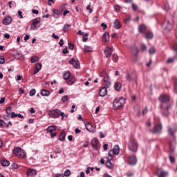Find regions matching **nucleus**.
I'll use <instances>...</instances> for the list:
<instances>
[{
	"instance_id": "26",
	"label": "nucleus",
	"mask_w": 177,
	"mask_h": 177,
	"mask_svg": "<svg viewBox=\"0 0 177 177\" xmlns=\"http://www.w3.org/2000/svg\"><path fill=\"white\" fill-rule=\"evenodd\" d=\"M122 88V86L121 85V83L116 82L114 84V89H115L118 92H120L121 89Z\"/></svg>"
},
{
	"instance_id": "41",
	"label": "nucleus",
	"mask_w": 177,
	"mask_h": 177,
	"mask_svg": "<svg viewBox=\"0 0 177 177\" xmlns=\"http://www.w3.org/2000/svg\"><path fill=\"white\" fill-rule=\"evenodd\" d=\"M171 28H172V24L169 23V21H167V26L165 28V30H169L170 31Z\"/></svg>"
},
{
	"instance_id": "61",
	"label": "nucleus",
	"mask_w": 177,
	"mask_h": 177,
	"mask_svg": "<svg viewBox=\"0 0 177 177\" xmlns=\"http://www.w3.org/2000/svg\"><path fill=\"white\" fill-rule=\"evenodd\" d=\"M32 13H33V15H39V11H38V10L32 9Z\"/></svg>"
},
{
	"instance_id": "55",
	"label": "nucleus",
	"mask_w": 177,
	"mask_h": 177,
	"mask_svg": "<svg viewBox=\"0 0 177 177\" xmlns=\"http://www.w3.org/2000/svg\"><path fill=\"white\" fill-rule=\"evenodd\" d=\"M149 52L150 55H154V53H156V50L154 49V48H151L149 49Z\"/></svg>"
},
{
	"instance_id": "32",
	"label": "nucleus",
	"mask_w": 177,
	"mask_h": 177,
	"mask_svg": "<svg viewBox=\"0 0 177 177\" xmlns=\"http://www.w3.org/2000/svg\"><path fill=\"white\" fill-rule=\"evenodd\" d=\"M146 28L147 27L145 25H140L138 30L140 32L145 34V32H146Z\"/></svg>"
},
{
	"instance_id": "17",
	"label": "nucleus",
	"mask_w": 177,
	"mask_h": 177,
	"mask_svg": "<svg viewBox=\"0 0 177 177\" xmlns=\"http://www.w3.org/2000/svg\"><path fill=\"white\" fill-rule=\"evenodd\" d=\"M106 158L108 160L106 162L105 165L106 168H109L110 169L113 167V165L111 164V160H113V157L108 155Z\"/></svg>"
},
{
	"instance_id": "56",
	"label": "nucleus",
	"mask_w": 177,
	"mask_h": 177,
	"mask_svg": "<svg viewBox=\"0 0 177 177\" xmlns=\"http://www.w3.org/2000/svg\"><path fill=\"white\" fill-rule=\"evenodd\" d=\"M169 161L174 164V162H175V158L172 156H169Z\"/></svg>"
},
{
	"instance_id": "42",
	"label": "nucleus",
	"mask_w": 177,
	"mask_h": 177,
	"mask_svg": "<svg viewBox=\"0 0 177 177\" xmlns=\"http://www.w3.org/2000/svg\"><path fill=\"white\" fill-rule=\"evenodd\" d=\"M89 35V33H85L83 35L82 41L83 42H86L88 41V36Z\"/></svg>"
},
{
	"instance_id": "64",
	"label": "nucleus",
	"mask_w": 177,
	"mask_h": 177,
	"mask_svg": "<svg viewBox=\"0 0 177 177\" xmlns=\"http://www.w3.org/2000/svg\"><path fill=\"white\" fill-rule=\"evenodd\" d=\"M11 118H15V117H17V114L15 112L11 113Z\"/></svg>"
},
{
	"instance_id": "22",
	"label": "nucleus",
	"mask_w": 177,
	"mask_h": 177,
	"mask_svg": "<svg viewBox=\"0 0 177 177\" xmlns=\"http://www.w3.org/2000/svg\"><path fill=\"white\" fill-rule=\"evenodd\" d=\"M26 174L28 176H35L37 175V171L34 169H28Z\"/></svg>"
},
{
	"instance_id": "30",
	"label": "nucleus",
	"mask_w": 177,
	"mask_h": 177,
	"mask_svg": "<svg viewBox=\"0 0 177 177\" xmlns=\"http://www.w3.org/2000/svg\"><path fill=\"white\" fill-rule=\"evenodd\" d=\"M170 150L172 153L175 151V140L169 141Z\"/></svg>"
},
{
	"instance_id": "8",
	"label": "nucleus",
	"mask_w": 177,
	"mask_h": 177,
	"mask_svg": "<svg viewBox=\"0 0 177 177\" xmlns=\"http://www.w3.org/2000/svg\"><path fill=\"white\" fill-rule=\"evenodd\" d=\"M162 132V124H158L153 127V129L152 130V133H155L156 135H159V133H161Z\"/></svg>"
},
{
	"instance_id": "57",
	"label": "nucleus",
	"mask_w": 177,
	"mask_h": 177,
	"mask_svg": "<svg viewBox=\"0 0 177 177\" xmlns=\"http://www.w3.org/2000/svg\"><path fill=\"white\" fill-rule=\"evenodd\" d=\"M64 9H66V4H62L61 6H60V12H62V13H63V10H64Z\"/></svg>"
},
{
	"instance_id": "23",
	"label": "nucleus",
	"mask_w": 177,
	"mask_h": 177,
	"mask_svg": "<svg viewBox=\"0 0 177 177\" xmlns=\"http://www.w3.org/2000/svg\"><path fill=\"white\" fill-rule=\"evenodd\" d=\"M168 132L170 136H172V138H175V133L176 132V129H175L174 127H169Z\"/></svg>"
},
{
	"instance_id": "60",
	"label": "nucleus",
	"mask_w": 177,
	"mask_h": 177,
	"mask_svg": "<svg viewBox=\"0 0 177 177\" xmlns=\"http://www.w3.org/2000/svg\"><path fill=\"white\" fill-rule=\"evenodd\" d=\"M12 167L13 169H17V168H19V165L16 163H12Z\"/></svg>"
},
{
	"instance_id": "44",
	"label": "nucleus",
	"mask_w": 177,
	"mask_h": 177,
	"mask_svg": "<svg viewBox=\"0 0 177 177\" xmlns=\"http://www.w3.org/2000/svg\"><path fill=\"white\" fill-rule=\"evenodd\" d=\"M141 50L142 52H145V50H147V46L145 44H141Z\"/></svg>"
},
{
	"instance_id": "29",
	"label": "nucleus",
	"mask_w": 177,
	"mask_h": 177,
	"mask_svg": "<svg viewBox=\"0 0 177 177\" xmlns=\"http://www.w3.org/2000/svg\"><path fill=\"white\" fill-rule=\"evenodd\" d=\"M86 129H87L88 132H94L95 131V129H93V127L91 123H88L87 124H86Z\"/></svg>"
},
{
	"instance_id": "34",
	"label": "nucleus",
	"mask_w": 177,
	"mask_h": 177,
	"mask_svg": "<svg viewBox=\"0 0 177 177\" xmlns=\"http://www.w3.org/2000/svg\"><path fill=\"white\" fill-rule=\"evenodd\" d=\"M41 96H49L50 95V92L48 90L42 89L40 92Z\"/></svg>"
},
{
	"instance_id": "4",
	"label": "nucleus",
	"mask_w": 177,
	"mask_h": 177,
	"mask_svg": "<svg viewBox=\"0 0 177 177\" xmlns=\"http://www.w3.org/2000/svg\"><path fill=\"white\" fill-rule=\"evenodd\" d=\"M48 115L51 118H59L62 116L61 120H64V113L59 109L50 110L48 111Z\"/></svg>"
},
{
	"instance_id": "54",
	"label": "nucleus",
	"mask_w": 177,
	"mask_h": 177,
	"mask_svg": "<svg viewBox=\"0 0 177 177\" xmlns=\"http://www.w3.org/2000/svg\"><path fill=\"white\" fill-rule=\"evenodd\" d=\"M0 125L1 127H6V122L3 120L0 119Z\"/></svg>"
},
{
	"instance_id": "51",
	"label": "nucleus",
	"mask_w": 177,
	"mask_h": 177,
	"mask_svg": "<svg viewBox=\"0 0 177 177\" xmlns=\"http://www.w3.org/2000/svg\"><path fill=\"white\" fill-rule=\"evenodd\" d=\"M36 91L35 88H32L30 91L29 95L30 96H34L35 95Z\"/></svg>"
},
{
	"instance_id": "36",
	"label": "nucleus",
	"mask_w": 177,
	"mask_h": 177,
	"mask_svg": "<svg viewBox=\"0 0 177 177\" xmlns=\"http://www.w3.org/2000/svg\"><path fill=\"white\" fill-rule=\"evenodd\" d=\"M39 57L37 56H33L30 58L31 63H36V62H39Z\"/></svg>"
},
{
	"instance_id": "53",
	"label": "nucleus",
	"mask_w": 177,
	"mask_h": 177,
	"mask_svg": "<svg viewBox=\"0 0 177 177\" xmlns=\"http://www.w3.org/2000/svg\"><path fill=\"white\" fill-rule=\"evenodd\" d=\"M132 20V17L131 16L127 15L126 19H125V23H129Z\"/></svg>"
},
{
	"instance_id": "39",
	"label": "nucleus",
	"mask_w": 177,
	"mask_h": 177,
	"mask_svg": "<svg viewBox=\"0 0 177 177\" xmlns=\"http://www.w3.org/2000/svg\"><path fill=\"white\" fill-rule=\"evenodd\" d=\"M84 52H92V47L85 45Z\"/></svg>"
},
{
	"instance_id": "48",
	"label": "nucleus",
	"mask_w": 177,
	"mask_h": 177,
	"mask_svg": "<svg viewBox=\"0 0 177 177\" xmlns=\"http://www.w3.org/2000/svg\"><path fill=\"white\" fill-rule=\"evenodd\" d=\"M71 174V171L69 169H67L64 173V176H70Z\"/></svg>"
},
{
	"instance_id": "12",
	"label": "nucleus",
	"mask_w": 177,
	"mask_h": 177,
	"mask_svg": "<svg viewBox=\"0 0 177 177\" xmlns=\"http://www.w3.org/2000/svg\"><path fill=\"white\" fill-rule=\"evenodd\" d=\"M13 19L10 16H7L5 18H3L2 23L4 24V26H9V24H12Z\"/></svg>"
},
{
	"instance_id": "11",
	"label": "nucleus",
	"mask_w": 177,
	"mask_h": 177,
	"mask_svg": "<svg viewBox=\"0 0 177 177\" xmlns=\"http://www.w3.org/2000/svg\"><path fill=\"white\" fill-rule=\"evenodd\" d=\"M53 12V17L54 19H60V16H62V11L57 9H53L52 10Z\"/></svg>"
},
{
	"instance_id": "7",
	"label": "nucleus",
	"mask_w": 177,
	"mask_h": 177,
	"mask_svg": "<svg viewBox=\"0 0 177 177\" xmlns=\"http://www.w3.org/2000/svg\"><path fill=\"white\" fill-rule=\"evenodd\" d=\"M118 154H120V146L116 145L113 147V149L109 151L108 156L113 158V156H118Z\"/></svg>"
},
{
	"instance_id": "50",
	"label": "nucleus",
	"mask_w": 177,
	"mask_h": 177,
	"mask_svg": "<svg viewBox=\"0 0 177 177\" xmlns=\"http://www.w3.org/2000/svg\"><path fill=\"white\" fill-rule=\"evenodd\" d=\"M68 49H70L71 50H74V44H71V43H68Z\"/></svg>"
},
{
	"instance_id": "33",
	"label": "nucleus",
	"mask_w": 177,
	"mask_h": 177,
	"mask_svg": "<svg viewBox=\"0 0 177 177\" xmlns=\"http://www.w3.org/2000/svg\"><path fill=\"white\" fill-rule=\"evenodd\" d=\"M127 162L129 165H133V156H129Z\"/></svg>"
},
{
	"instance_id": "43",
	"label": "nucleus",
	"mask_w": 177,
	"mask_h": 177,
	"mask_svg": "<svg viewBox=\"0 0 177 177\" xmlns=\"http://www.w3.org/2000/svg\"><path fill=\"white\" fill-rule=\"evenodd\" d=\"M70 27H71V26H70L69 24H65L63 27V30L64 31V32L68 31V28H70Z\"/></svg>"
},
{
	"instance_id": "24",
	"label": "nucleus",
	"mask_w": 177,
	"mask_h": 177,
	"mask_svg": "<svg viewBox=\"0 0 177 177\" xmlns=\"http://www.w3.org/2000/svg\"><path fill=\"white\" fill-rule=\"evenodd\" d=\"M56 129H57V127L55 125H51L46 129V131L48 132L49 133H52L53 132H55Z\"/></svg>"
},
{
	"instance_id": "47",
	"label": "nucleus",
	"mask_w": 177,
	"mask_h": 177,
	"mask_svg": "<svg viewBox=\"0 0 177 177\" xmlns=\"http://www.w3.org/2000/svg\"><path fill=\"white\" fill-rule=\"evenodd\" d=\"M133 150L138 151V142L136 141L133 142Z\"/></svg>"
},
{
	"instance_id": "35",
	"label": "nucleus",
	"mask_w": 177,
	"mask_h": 177,
	"mask_svg": "<svg viewBox=\"0 0 177 177\" xmlns=\"http://www.w3.org/2000/svg\"><path fill=\"white\" fill-rule=\"evenodd\" d=\"M66 139V132L62 131L59 136V140L63 142Z\"/></svg>"
},
{
	"instance_id": "37",
	"label": "nucleus",
	"mask_w": 177,
	"mask_h": 177,
	"mask_svg": "<svg viewBox=\"0 0 177 177\" xmlns=\"http://www.w3.org/2000/svg\"><path fill=\"white\" fill-rule=\"evenodd\" d=\"M128 147L130 151H133V142L129 141L128 144Z\"/></svg>"
},
{
	"instance_id": "6",
	"label": "nucleus",
	"mask_w": 177,
	"mask_h": 177,
	"mask_svg": "<svg viewBox=\"0 0 177 177\" xmlns=\"http://www.w3.org/2000/svg\"><path fill=\"white\" fill-rule=\"evenodd\" d=\"M12 153L18 158H24L26 156V151L19 147L14 148Z\"/></svg>"
},
{
	"instance_id": "31",
	"label": "nucleus",
	"mask_w": 177,
	"mask_h": 177,
	"mask_svg": "<svg viewBox=\"0 0 177 177\" xmlns=\"http://www.w3.org/2000/svg\"><path fill=\"white\" fill-rule=\"evenodd\" d=\"M154 35L151 32H147L145 33V38L147 39H153Z\"/></svg>"
},
{
	"instance_id": "40",
	"label": "nucleus",
	"mask_w": 177,
	"mask_h": 177,
	"mask_svg": "<svg viewBox=\"0 0 177 177\" xmlns=\"http://www.w3.org/2000/svg\"><path fill=\"white\" fill-rule=\"evenodd\" d=\"M112 59L115 63H117L118 62V55L117 54H113Z\"/></svg>"
},
{
	"instance_id": "28",
	"label": "nucleus",
	"mask_w": 177,
	"mask_h": 177,
	"mask_svg": "<svg viewBox=\"0 0 177 177\" xmlns=\"http://www.w3.org/2000/svg\"><path fill=\"white\" fill-rule=\"evenodd\" d=\"M126 80L129 82H132V81H133V73H127L126 76Z\"/></svg>"
},
{
	"instance_id": "59",
	"label": "nucleus",
	"mask_w": 177,
	"mask_h": 177,
	"mask_svg": "<svg viewBox=\"0 0 177 177\" xmlns=\"http://www.w3.org/2000/svg\"><path fill=\"white\" fill-rule=\"evenodd\" d=\"M55 153V154H60V153H62V149L60 148H56Z\"/></svg>"
},
{
	"instance_id": "18",
	"label": "nucleus",
	"mask_w": 177,
	"mask_h": 177,
	"mask_svg": "<svg viewBox=\"0 0 177 177\" xmlns=\"http://www.w3.org/2000/svg\"><path fill=\"white\" fill-rule=\"evenodd\" d=\"M41 68H42V64L41 63L36 64L35 68L33 72V75H35V74H38V73H39Z\"/></svg>"
},
{
	"instance_id": "49",
	"label": "nucleus",
	"mask_w": 177,
	"mask_h": 177,
	"mask_svg": "<svg viewBox=\"0 0 177 177\" xmlns=\"http://www.w3.org/2000/svg\"><path fill=\"white\" fill-rule=\"evenodd\" d=\"M68 100V95H64L62 97V101L65 103V102H67Z\"/></svg>"
},
{
	"instance_id": "14",
	"label": "nucleus",
	"mask_w": 177,
	"mask_h": 177,
	"mask_svg": "<svg viewBox=\"0 0 177 177\" xmlns=\"http://www.w3.org/2000/svg\"><path fill=\"white\" fill-rule=\"evenodd\" d=\"M133 50V62H138V60H139V57L138 56V55H139V48H138L136 46H134Z\"/></svg>"
},
{
	"instance_id": "63",
	"label": "nucleus",
	"mask_w": 177,
	"mask_h": 177,
	"mask_svg": "<svg viewBox=\"0 0 177 177\" xmlns=\"http://www.w3.org/2000/svg\"><path fill=\"white\" fill-rule=\"evenodd\" d=\"M174 88L175 91H176V89H177V78L174 81Z\"/></svg>"
},
{
	"instance_id": "62",
	"label": "nucleus",
	"mask_w": 177,
	"mask_h": 177,
	"mask_svg": "<svg viewBox=\"0 0 177 177\" xmlns=\"http://www.w3.org/2000/svg\"><path fill=\"white\" fill-rule=\"evenodd\" d=\"M101 27H102L103 30H106V28H107V25L104 23H102L101 24Z\"/></svg>"
},
{
	"instance_id": "20",
	"label": "nucleus",
	"mask_w": 177,
	"mask_h": 177,
	"mask_svg": "<svg viewBox=\"0 0 177 177\" xmlns=\"http://www.w3.org/2000/svg\"><path fill=\"white\" fill-rule=\"evenodd\" d=\"M147 111H149V109L147 107H145L142 112L137 111L136 112V117H142V115H145V114H147Z\"/></svg>"
},
{
	"instance_id": "15",
	"label": "nucleus",
	"mask_w": 177,
	"mask_h": 177,
	"mask_svg": "<svg viewBox=\"0 0 177 177\" xmlns=\"http://www.w3.org/2000/svg\"><path fill=\"white\" fill-rule=\"evenodd\" d=\"M41 23V18L37 17L33 20L32 26H31L32 30H37V28H39V26H37V24H39Z\"/></svg>"
},
{
	"instance_id": "52",
	"label": "nucleus",
	"mask_w": 177,
	"mask_h": 177,
	"mask_svg": "<svg viewBox=\"0 0 177 177\" xmlns=\"http://www.w3.org/2000/svg\"><path fill=\"white\" fill-rule=\"evenodd\" d=\"M5 63V57L3 55H0V64Z\"/></svg>"
},
{
	"instance_id": "5",
	"label": "nucleus",
	"mask_w": 177,
	"mask_h": 177,
	"mask_svg": "<svg viewBox=\"0 0 177 177\" xmlns=\"http://www.w3.org/2000/svg\"><path fill=\"white\" fill-rule=\"evenodd\" d=\"M63 78L66 81L68 85H73L75 82V78L71 76L69 71H67L63 74Z\"/></svg>"
},
{
	"instance_id": "38",
	"label": "nucleus",
	"mask_w": 177,
	"mask_h": 177,
	"mask_svg": "<svg viewBox=\"0 0 177 177\" xmlns=\"http://www.w3.org/2000/svg\"><path fill=\"white\" fill-rule=\"evenodd\" d=\"M6 113L8 115H11V114H12V106L7 107L6 109Z\"/></svg>"
},
{
	"instance_id": "16",
	"label": "nucleus",
	"mask_w": 177,
	"mask_h": 177,
	"mask_svg": "<svg viewBox=\"0 0 177 177\" xmlns=\"http://www.w3.org/2000/svg\"><path fill=\"white\" fill-rule=\"evenodd\" d=\"M104 53L106 58L111 57L113 53V48H111L110 47L106 48L104 50Z\"/></svg>"
},
{
	"instance_id": "27",
	"label": "nucleus",
	"mask_w": 177,
	"mask_h": 177,
	"mask_svg": "<svg viewBox=\"0 0 177 177\" xmlns=\"http://www.w3.org/2000/svg\"><path fill=\"white\" fill-rule=\"evenodd\" d=\"M113 27L116 30H120V28H121V24L120 23V21L118 19H115L114 21Z\"/></svg>"
},
{
	"instance_id": "46",
	"label": "nucleus",
	"mask_w": 177,
	"mask_h": 177,
	"mask_svg": "<svg viewBox=\"0 0 177 177\" xmlns=\"http://www.w3.org/2000/svg\"><path fill=\"white\" fill-rule=\"evenodd\" d=\"M3 120H5L6 121H9V120H10V115H8V114L4 115L3 116Z\"/></svg>"
},
{
	"instance_id": "2",
	"label": "nucleus",
	"mask_w": 177,
	"mask_h": 177,
	"mask_svg": "<svg viewBox=\"0 0 177 177\" xmlns=\"http://www.w3.org/2000/svg\"><path fill=\"white\" fill-rule=\"evenodd\" d=\"M100 77L102 78V84L104 88H110L111 86V80H110V77L106 73V71L104 70L100 73Z\"/></svg>"
},
{
	"instance_id": "21",
	"label": "nucleus",
	"mask_w": 177,
	"mask_h": 177,
	"mask_svg": "<svg viewBox=\"0 0 177 177\" xmlns=\"http://www.w3.org/2000/svg\"><path fill=\"white\" fill-rule=\"evenodd\" d=\"M102 41H104L105 44H107L109 41H110V35L108 32H105L102 35Z\"/></svg>"
},
{
	"instance_id": "3",
	"label": "nucleus",
	"mask_w": 177,
	"mask_h": 177,
	"mask_svg": "<svg viewBox=\"0 0 177 177\" xmlns=\"http://www.w3.org/2000/svg\"><path fill=\"white\" fill-rule=\"evenodd\" d=\"M125 105V98L123 97L116 98L113 100V110H118L122 109Z\"/></svg>"
},
{
	"instance_id": "45",
	"label": "nucleus",
	"mask_w": 177,
	"mask_h": 177,
	"mask_svg": "<svg viewBox=\"0 0 177 177\" xmlns=\"http://www.w3.org/2000/svg\"><path fill=\"white\" fill-rule=\"evenodd\" d=\"M125 3H131L132 9H133V0H124Z\"/></svg>"
},
{
	"instance_id": "58",
	"label": "nucleus",
	"mask_w": 177,
	"mask_h": 177,
	"mask_svg": "<svg viewBox=\"0 0 177 177\" xmlns=\"http://www.w3.org/2000/svg\"><path fill=\"white\" fill-rule=\"evenodd\" d=\"M18 17H19V19H23V12H21V10L18 11Z\"/></svg>"
},
{
	"instance_id": "19",
	"label": "nucleus",
	"mask_w": 177,
	"mask_h": 177,
	"mask_svg": "<svg viewBox=\"0 0 177 177\" xmlns=\"http://www.w3.org/2000/svg\"><path fill=\"white\" fill-rule=\"evenodd\" d=\"M107 87H102L101 89L100 90V96H101V97H104V96H106V95H107Z\"/></svg>"
},
{
	"instance_id": "13",
	"label": "nucleus",
	"mask_w": 177,
	"mask_h": 177,
	"mask_svg": "<svg viewBox=\"0 0 177 177\" xmlns=\"http://www.w3.org/2000/svg\"><path fill=\"white\" fill-rule=\"evenodd\" d=\"M156 175L158 177H165L168 175V172L164 171L162 168H159L157 170Z\"/></svg>"
},
{
	"instance_id": "9",
	"label": "nucleus",
	"mask_w": 177,
	"mask_h": 177,
	"mask_svg": "<svg viewBox=\"0 0 177 177\" xmlns=\"http://www.w3.org/2000/svg\"><path fill=\"white\" fill-rule=\"evenodd\" d=\"M91 146L93 150H97L100 147V143L97 140V138H93L91 140Z\"/></svg>"
},
{
	"instance_id": "10",
	"label": "nucleus",
	"mask_w": 177,
	"mask_h": 177,
	"mask_svg": "<svg viewBox=\"0 0 177 177\" xmlns=\"http://www.w3.org/2000/svg\"><path fill=\"white\" fill-rule=\"evenodd\" d=\"M69 64H72V66H73L74 68H80V61L75 60V59L74 58H71L69 61H68Z\"/></svg>"
},
{
	"instance_id": "25",
	"label": "nucleus",
	"mask_w": 177,
	"mask_h": 177,
	"mask_svg": "<svg viewBox=\"0 0 177 177\" xmlns=\"http://www.w3.org/2000/svg\"><path fill=\"white\" fill-rule=\"evenodd\" d=\"M1 164L2 165V167H9V165H10V162H9V160L3 158L1 160Z\"/></svg>"
},
{
	"instance_id": "1",
	"label": "nucleus",
	"mask_w": 177,
	"mask_h": 177,
	"mask_svg": "<svg viewBox=\"0 0 177 177\" xmlns=\"http://www.w3.org/2000/svg\"><path fill=\"white\" fill-rule=\"evenodd\" d=\"M159 100L160 102L162 115L164 117H168V115L169 114V110L172 109L174 102H171L169 96L165 94L160 95Z\"/></svg>"
}]
</instances>
